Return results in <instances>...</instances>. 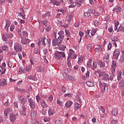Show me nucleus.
Segmentation results:
<instances>
[{"mask_svg":"<svg viewBox=\"0 0 124 124\" xmlns=\"http://www.w3.org/2000/svg\"><path fill=\"white\" fill-rule=\"evenodd\" d=\"M58 34L59 35V36L57 39H52V45L53 46H61L62 43V40L64 38V32L63 31H59Z\"/></svg>","mask_w":124,"mask_h":124,"instance_id":"1","label":"nucleus"},{"mask_svg":"<svg viewBox=\"0 0 124 124\" xmlns=\"http://www.w3.org/2000/svg\"><path fill=\"white\" fill-rule=\"evenodd\" d=\"M99 77L104 81H108L109 80V75L104 71L100 72L99 73Z\"/></svg>","mask_w":124,"mask_h":124,"instance_id":"2","label":"nucleus"},{"mask_svg":"<svg viewBox=\"0 0 124 124\" xmlns=\"http://www.w3.org/2000/svg\"><path fill=\"white\" fill-rule=\"evenodd\" d=\"M87 66L90 68H91L93 69H95V68H96V62H93V60L90 59L87 62Z\"/></svg>","mask_w":124,"mask_h":124,"instance_id":"3","label":"nucleus"},{"mask_svg":"<svg viewBox=\"0 0 124 124\" xmlns=\"http://www.w3.org/2000/svg\"><path fill=\"white\" fill-rule=\"evenodd\" d=\"M56 60H61L62 58H64L65 57V54H64V52H59L55 53V54Z\"/></svg>","mask_w":124,"mask_h":124,"instance_id":"4","label":"nucleus"},{"mask_svg":"<svg viewBox=\"0 0 124 124\" xmlns=\"http://www.w3.org/2000/svg\"><path fill=\"white\" fill-rule=\"evenodd\" d=\"M68 58H70V59H76V58H77V55H76V54H75V51L72 49H69Z\"/></svg>","mask_w":124,"mask_h":124,"instance_id":"5","label":"nucleus"},{"mask_svg":"<svg viewBox=\"0 0 124 124\" xmlns=\"http://www.w3.org/2000/svg\"><path fill=\"white\" fill-rule=\"evenodd\" d=\"M31 42V40L29 38H24V36H21V43L23 45H26Z\"/></svg>","mask_w":124,"mask_h":124,"instance_id":"6","label":"nucleus"},{"mask_svg":"<svg viewBox=\"0 0 124 124\" xmlns=\"http://www.w3.org/2000/svg\"><path fill=\"white\" fill-rule=\"evenodd\" d=\"M108 86V85H107V83H101L100 88L101 89V93H104L106 92V89L107 90Z\"/></svg>","mask_w":124,"mask_h":124,"instance_id":"7","label":"nucleus"},{"mask_svg":"<svg viewBox=\"0 0 124 124\" xmlns=\"http://www.w3.org/2000/svg\"><path fill=\"white\" fill-rule=\"evenodd\" d=\"M103 61L107 62V63H109L110 62V53H107L103 57Z\"/></svg>","mask_w":124,"mask_h":124,"instance_id":"8","label":"nucleus"},{"mask_svg":"<svg viewBox=\"0 0 124 124\" xmlns=\"http://www.w3.org/2000/svg\"><path fill=\"white\" fill-rule=\"evenodd\" d=\"M14 49L17 52H20L22 51V45L20 44H15L14 46Z\"/></svg>","mask_w":124,"mask_h":124,"instance_id":"9","label":"nucleus"},{"mask_svg":"<svg viewBox=\"0 0 124 124\" xmlns=\"http://www.w3.org/2000/svg\"><path fill=\"white\" fill-rule=\"evenodd\" d=\"M7 86V81L5 78H0V87H6Z\"/></svg>","mask_w":124,"mask_h":124,"instance_id":"10","label":"nucleus"},{"mask_svg":"<svg viewBox=\"0 0 124 124\" xmlns=\"http://www.w3.org/2000/svg\"><path fill=\"white\" fill-rule=\"evenodd\" d=\"M116 68H117V61H112V64L111 67L112 73L116 72Z\"/></svg>","mask_w":124,"mask_h":124,"instance_id":"11","label":"nucleus"},{"mask_svg":"<svg viewBox=\"0 0 124 124\" xmlns=\"http://www.w3.org/2000/svg\"><path fill=\"white\" fill-rule=\"evenodd\" d=\"M28 102L29 103V105L32 109L35 108V103L33 101V100L31 98H29L28 99Z\"/></svg>","mask_w":124,"mask_h":124,"instance_id":"12","label":"nucleus"},{"mask_svg":"<svg viewBox=\"0 0 124 124\" xmlns=\"http://www.w3.org/2000/svg\"><path fill=\"white\" fill-rule=\"evenodd\" d=\"M119 56H120V50L117 49L113 52V60H118Z\"/></svg>","mask_w":124,"mask_h":124,"instance_id":"13","label":"nucleus"},{"mask_svg":"<svg viewBox=\"0 0 124 124\" xmlns=\"http://www.w3.org/2000/svg\"><path fill=\"white\" fill-rule=\"evenodd\" d=\"M21 109V115L22 116H26V115H27V107H26V105L22 106Z\"/></svg>","mask_w":124,"mask_h":124,"instance_id":"14","label":"nucleus"},{"mask_svg":"<svg viewBox=\"0 0 124 124\" xmlns=\"http://www.w3.org/2000/svg\"><path fill=\"white\" fill-rule=\"evenodd\" d=\"M74 14L72 13H68L67 15L66 20L67 22L70 23V21L72 20V18H73Z\"/></svg>","mask_w":124,"mask_h":124,"instance_id":"15","label":"nucleus"},{"mask_svg":"<svg viewBox=\"0 0 124 124\" xmlns=\"http://www.w3.org/2000/svg\"><path fill=\"white\" fill-rule=\"evenodd\" d=\"M9 118L11 123H14L16 120V115L13 113H10L9 114Z\"/></svg>","mask_w":124,"mask_h":124,"instance_id":"16","label":"nucleus"},{"mask_svg":"<svg viewBox=\"0 0 124 124\" xmlns=\"http://www.w3.org/2000/svg\"><path fill=\"white\" fill-rule=\"evenodd\" d=\"M65 79L68 80L69 81H76V78L75 77L71 76H69L68 75H66L64 77Z\"/></svg>","mask_w":124,"mask_h":124,"instance_id":"17","label":"nucleus"},{"mask_svg":"<svg viewBox=\"0 0 124 124\" xmlns=\"http://www.w3.org/2000/svg\"><path fill=\"white\" fill-rule=\"evenodd\" d=\"M11 111H12V108H6L4 110V115L6 116V117H7L8 114H9Z\"/></svg>","mask_w":124,"mask_h":124,"instance_id":"18","label":"nucleus"},{"mask_svg":"<svg viewBox=\"0 0 124 124\" xmlns=\"http://www.w3.org/2000/svg\"><path fill=\"white\" fill-rule=\"evenodd\" d=\"M81 93H78L76 96V100L79 102V103H81V102H82V101H81Z\"/></svg>","mask_w":124,"mask_h":124,"instance_id":"19","label":"nucleus"},{"mask_svg":"<svg viewBox=\"0 0 124 124\" xmlns=\"http://www.w3.org/2000/svg\"><path fill=\"white\" fill-rule=\"evenodd\" d=\"M30 114L31 118H35V117H36V110L35 109H31Z\"/></svg>","mask_w":124,"mask_h":124,"instance_id":"20","label":"nucleus"},{"mask_svg":"<svg viewBox=\"0 0 124 124\" xmlns=\"http://www.w3.org/2000/svg\"><path fill=\"white\" fill-rule=\"evenodd\" d=\"M72 104H73V102L71 101H68L65 104V106L66 108H70L71 106H72Z\"/></svg>","mask_w":124,"mask_h":124,"instance_id":"21","label":"nucleus"},{"mask_svg":"<svg viewBox=\"0 0 124 124\" xmlns=\"http://www.w3.org/2000/svg\"><path fill=\"white\" fill-rule=\"evenodd\" d=\"M36 70L37 72H43L44 71V67L41 66H38Z\"/></svg>","mask_w":124,"mask_h":124,"instance_id":"22","label":"nucleus"},{"mask_svg":"<svg viewBox=\"0 0 124 124\" xmlns=\"http://www.w3.org/2000/svg\"><path fill=\"white\" fill-rule=\"evenodd\" d=\"M10 26V22H7L4 28V30L5 31H7V32H8V31H9V30L8 29L9 27Z\"/></svg>","mask_w":124,"mask_h":124,"instance_id":"23","label":"nucleus"},{"mask_svg":"<svg viewBox=\"0 0 124 124\" xmlns=\"http://www.w3.org/2000/svg\"><path fill=\"white\" fill-rule=\"evenodd\" d=\"M83 1L82 0H77L75 3L76 6H78V7H80L81 5H82V3Z\"/></svg>","mask_w":124,"mask_h":124,"instance_id":"24","label":"nucleus"},{"mask_svg":"<svg viewBox=\"0 0 124 124\" xmlns=\"http://www.w3.org/2000/svg\"><path fill=\"white\" fill-rule=\"evenodd\" d=\"M51 2L52 3H53L54 4V5H60V4H62V3H61V1H57L56 0H51Z\"/></svg>","mask_w":124,"mask_h":124,"instance_id":"25","label":"nucleus"},{"mask_svg":"<svg viewBox=\"0 0 124 124\" xmlns=\"http://www.w3.org/2000/svg\"><path fill=\"white\" fill-rule=\"evenodd\" d=\"M122 10H123V9L119 7H115V8L113 9V11L114 12H117L118 14L120 13Z\"/></svg>","mask_w":124,"mask_h":124,"instance_id":"26","label":"nucleus"},{"mask_svg":"<svg viewBox=\"0 0 124 124\" xmlns=\"http://www.w3.org/2000/svg\"><path fill=\"white\" fill-rule=\"evenodd\" d=\"M94 51L97 53H99L100 51H102V47L100 45L97 46V47L95 48Z\"/></svg>","mask_w":124,"mask_h":124,"instance_id":"27","label":"nucleus"},{"mask_svg":"<svg viewBox=\"0 0 124 124\" xmlns=\"http://www.w3.org/2000/svg\"><path fill=\"white\" fill-rule=\"evenodd\" d=\"M74 108L75 109V110H78V109H80V107H81V105L79 104L78 103L76 102L74 104Z\"/></svg>","mask_w":124,"mask_h":124,"instance_id":"28","label":"nucleus"},{"mask_svg":"<svg viewBox=\"0 0 124 124\" xmlns=\"http://www.w3.org/2000/svg\"><path fill=\"white\" fill-rule=\"evenodd\" d=\"M111 115L112 116H117L118 115V109L117 108H114L111 111Z\"/></svg>","mask_w":124,"mask_h":124,"instance_id":"29","label":"nucleus"},{"mask_svg":"<svg viewBox=\"0 0 124 124\" xmlns=\"http://www.w3.org/2000/svg\"><path fill=\"white\" fill-rule=\"evenodd\" d=\"M28 100L25 98H22L21 100V104H22V106H24V105H26Z\"/></svg>","mask_w":124,"mask_h":124,"instance_id":"30","label":"nucleus"},{"mask_svg":"<svg viewBox=\"0 0 124 124\" xmlns=\"http://www.w3.org/2000/svg\"><path fill=\"white\" fill-rule=\"evenodd\" d=\"M2 40L4 41V42H7V35L6 34H4L2 35Z\"/></svg>","mask_w":124,"mask_h":124,"instance_id":"31","label":"nucleus"},{"mask_svg":"<svg viewBox=\"0 0 124 124\" xmlns=\"http://www.w3.org/2000/svg\"><path fill=\"white\" fill-rule=\"evenodd\" d=\"M122 71H119L117 73V79L118 81H120L122 79Z\"/></svg>","mask_w":124,"mask_h":124,"instance_id":"32","label":"nucleus"},{"mask_svg":"<svg viewBox=\"0 0 124 124\" xmlns=\"http://www.w3.org/2000/svg\"><path fill=\"white\" fill-rule=\"evenodd\" d=\"M26 70L25 69V68H23V67H20L18 71V72H20V73L25 74L26 73Z\"/></svg>","mask_w":124,"mask_h":124,"instance_id":"33","label":"nucleus"},{"mask_svg":"<svg viewBox=\"0 0 124 124\" xmlns=\"http://www.w3.org/2000/svg\"><path fill=\"white\" fill-rule=\"evenodd\" d=\"M91 16V13H90V11L88 10L87 12H84V17L88 18V17H90Z\"/></svg>","mask_w":124,"mask_h":124,"instance_id":"34","label":"nucleus"},{"mask_svg":"<svg viewBox=\"0 0 124 124\" xmlns=\"http://www.w3.org/2000/svg\"><path fill=\"white\" fill-rule=\"evenodd\" d=\"M28 78L30 80H33L34 81H35V80H36V77H35V74L34 75V76H29Z\"/></svg>","mask_w":124,"mask_h":124,"instance_id":"35","label":"nucleus"},{"mask_svg":"<svg viewBox=\"0 0 124 124\" xmlns=\"http://www.w3.org/2000/svg\"><path fill=\"white\" fill-rule=\"evenodd\" d=\"M86 85L88 87H93V86H94V84H93V82L92 81H87L86 82Z\"/></svg>","mask_w":124,"mask_h":124,"instance_id":"36","label":"nucleus"},{"mask_svg":"<svg viewBox=\"0 0 124 124\" xmlns=\"http://www.w3.org/2000/svg\"><path fill=\"white\" fill-rule=\"evenodd\" d=\"M87 51H92V49H93V45L92 44H89L87 45Z\"/></svg>","mask_w":124,"mask_h":124,"instance_id":"37","label":"nucleus"},{"mask_svg":"<svg viewBox=\"0 0 124 124\" xmlns=\"http://www.w3.org/2000/svg\"><path fill=\"white\" fill-rule=\"evenodd\" d=\"M23 36L24 38H27L28 36H29V34H28V32L27 31H23L22 32Z\"/></svg>","mask_w":124,"mask_h":124,"instance_id":"38","label":"nucleus"},{"mask_svg":"<svg viewBox=\"0 0 124 124\" xmlns=\"http://www.w3.org/2000/svg\"><path fill=\"white\" fill-rule=\"evenodd\" d=\"M41 105L43 107V108H47V105H46V103H45V101L44 100H42L41 101Z\"/></svg>","mask_w":124,"mask_h":124,"instance_id":"39","label":"nucleus"},{"mask_svg":"<svg viewBox=\"0 0 124 124\" xmlns=\"http://www.w3.org/2000/svg\"><path fill=\"white\" fill-rule=\"evenodd\" d=\"M98 65L99 67H104V66H105V63L102 62H98Z\"/></svg>","mask_w":124,"mask_h":124,"instance_id":"40","label":"nucleus"},{"mask_svg":"<svg viewBox=\"0 0 124 124\" xmlns=\"http://www.w3.org/2000/svg\"><path fill=\"white\" fill-rule=\"evenodd\" d=\"M119 86L120 89H123V88H124V80H122L120 81L119 83Z\"/></svg>","mask_w":124,"mask_h":124,"instance_id":"41","label":"nucleus"},{"mask_svg":"<svg viewBox=\"0 0 124 124\" xmlns=\"http://www.w3.org/2000/svg\"><path fill=\"white\" fill-rule=\"evenodd\" d=\"M117 31H122V32H124V27L121 25L117 30Z\"/></svg>","mask_w":124,"mask_h":124,"instance_id":"42","label":"nucleus"},{"mask_svg":"<svg viewBox=\"0 0 124 124\" xmlns=\"http://www.w3.org/2000/svg\"><path fill=\"white\" fill-rule=\"evenodd\" d=\"M45 39H46V38H45L44 39H43L42 41L39 40L38 41V45L39 46L40 45V43H41V41L42 42V44L46 46V44L45 43Z\"/></svg>","mask_w":124,"mask_h":124,"instance_id":"43","label":"nucleus"},{"mask_svg":"<svg viewBox=\"0 0 124 124\" xmlns=\"http://www.w3.org/2000/svg\"><path fill=\"white\" fill-rule=\"evenodd\" d=\"M1 48L3 51H8L9 49L7 45H3L2 46Z\"/></svg>","mask_w":124,"mask_h":124,"instance_id":"44","label":"nucleus"},{"mask_svg":"<svg viewBox=\"0 0 124 124\" xmlns=\"http://www.w3.org/2000/svg\"><path fill=\"white\" fill-rule=\"evenodd\" d=\"M7 36V38H12L13 37V33L11 32H9L8 33H6Z\"/></svg>","mask_w":124,"mask_h":124,"instance_id":"45","label":"nucleus"},{"mask_svg":"<svg viewBox=\"0 0 124 124\" xmlns=\"http://www.w3.org/2000/svg\"><path fill=\"white\" fill-rule=\"evenodd\" d=\"M119 25H120V22H119V21H116L115 23L114 31H117V30H118V27L119 26Z\"/></svg>","mask_w":124,"mask_h":124,"instance_id":"46","label":"nucleus"},{"mask_svg":"<svg viewBox=\"0 0 124 124\" xmlns=\"http://www.w3.org/2000/svg\"><path fill=\"white\" fill-rule=\"evenodd\" d=\"M122 55L120 58V61L122 62H124V50L122 51Z\"/></svg>","mask_w":124,"mask_h":124,"instance_id":"47","label":"nucleus"},{"mask_svg":"<svg viewBox=\"0 0 124 124\" xmlns=\"http://www.w3.org/2000/svg\"><path fill=\"white\" fill-rule=\"evenodd\" d=\"M65 34L67 36H68V37L70 36L71 34H70V32L69 31V30H68L67 29H65Z\"/></svg>","mask_w":124,"mask_h":124,"instance_id":"48","label":"nucleus"},{"mask_svg":"<svg viewBox=\"0 0 124 124\" xmlns=\"http://www.w3.org/2000/svg\"><path fill=\"white\" fill-rule=\"evenodd\" d=\"M48 113L49 116H53V115H54V112H53V111H52V109L51 108H49L48 109Z\"/></svg>","mask_w":124,"mask_h":124,"instance_id":"49","label":"nucleus"},{"mask_svg":"<svg viewBox=\"0 0 124 124\" xmlns=\"http://www.w3.org/2000/svg\"><path fill=\"white\" fill-rule=\"evenodd\" d=\"M111 40L112 41H114V42L118 41V40H119V39H118V38L115 36H112L111 37Z\"/></svg>","mask_w":124,"mask_h":124,"instance_id":"50","label":"nucleus"},{"mask_svg":"<svg viewBox=\"0 0 124 124\" xmlns=\"http://www.w3.org/2000/svg\"><path fill=\"white\" fill-rule=\"evenodd\" d=\"M31 68H32V65H30L29 67H27L26 70L27 72H29V71H31Z\"/></svg>","mask_w":124,"mask_h":124,"instance_id":"51","label":"nucleus"},{"mask_svg":"<svg viewBox=\"0 0 124 124\" xmlns=\"http://www.w3.org/2000/svg\"><path fill=\"white\" fill-rule=\"evenodd\" d=\"M9 99H6L5 103L4 104V106L6 107H8V106H9V105L10 104V103H9Z\"/></svg>","mask_w":124,"mask_h":124,"instance_id":"52","label":"nucleus"},{"mask_svg":"<svg viewBox=\"0 0 124 124\" xmlns=\"http://www.w3.org/2000/svg\"><path fill=\"white\" fill-rule=\"evenodd\" d=\"M99 11H100V12L103 13V11L104 10V6L102 5V6L99 7Z\"/></svg>","mask_w":124,"mask_h":124,"instance_id":"53","label":"nucleus"},{"mask_svg":"<svg viewBox=\"0 0 124 124\" xmlns=\"http://www.w3.org/2000/svg\"><path fill=\"white\" fill-rule=\"evenodd\" d=\"M114 78H115V76H114L113 74H111L109 78V80L110 81H113L114 80Z\"/></svg>","mask_w":124,"mask_h":124,"instance_id":"54","label":"nucleus"},{"mask_svg":"<svg viewBox=\"0 0 124 124\" xmlns=\"http://www.w3.org/2000/svg\"><path fill=\"white\" fill-rule=\"evenodd\" d=\"M57 104H58L59 105L62 106V103H62V101H61V99H58L57 100Z\"/></svg>","mask_w":124,"mask_h":124,"instance_id":"55","label":"nucleus"},{"mask_svg":"<svg viewBox=\"0 0 124 124\" xmlns=\"http://www.w3.org/2000/svg\"><path fill=\"white\" fill-rule=\"evenodd\" d=\"M1 70V74H5V71H6V69L4 68H2L0 67Z\"/></svg>","mask_w":124,"mask_h":124,"instance_id":"56","label":"nucleus"},{"mask_svg":"<svg viewBox=\"0 0 124 124\" xmlns=\"http://www.w3.org/2000/svg\"><path fill=\"white\" fill-rule=\"evenodd\" d=\"M65 97H72V94L70 93H66L64 95Z\"/></svg>","mask_w":124,"mask_h":124,"instance_id":"57","label":"nucleus"},{"mask_svg":"<svg viewBox=\"0 0 124 124\" xmlns=\"http://www.w3.org/2000/svg\"><path fill=\"white\" fill-rule=\"evenodd\" d=\"M36 99L37 100V102H39L40 100H41V97L38 95L36 96Z\"/></svg>","mask_w":124,"mask_h":124,"instance_id":"58","label":"nucleus"},{"mask_svg":"<svg viewBox=\"0 0 124 124\" xmlns=\"http://www.w3.org/2000/svg\"><path fill=\"white\" fill-rule=\"evenodd\" d=\"M65 48H66V46H62L60 47L59 49L60 50H61V51H64Z\"/></svg>","mask_w":124,"mask_h":124,"instance_id":"59","label":"nucleus"},{"mask_svg":"<svg viewBox=\"0 0 124 124\" xmlns=\"http://www.w3.org/2000/svg\"><path fill=\"white\" fill-rule=\"evenodd\" d=\"M55 124H62V120H57L55 121Z\"/></svg>","mask_w":124,"mask_h":124,"instance_id":"60","label":"nucleus"},{"mask_svg":"<svg viewBox=\"0 0 124 124\" xmlns=\"http://www.w3.org/2000/svg\"><path fill=\"white\" fill-rule=\"evenodd\" d=\"M58 11H59L60 12H62V14H65V13H66V10H58Z\"/></svg>","mask_w":124,"mask_h":124,"instance_id":"61","label":"nucleus"},{"mask_svg":"<svg viewBox=\"0 0 124 124\" xmlns=\"http://www.w3.org/2000/svg\"><path fill=\"white\" fill-rule=\"evenodd\" d=\"M14 29H15V26L14 25H11L10 27V31H14Z\"/></svg>","mask_w":124,"mask_h":124,"instance_id":"62","label":"nucleus"},{"mask_svg":"<svg viewBox=\"0 0 124 124\" xmlns=\"http://www.w3.org/2000/svg\"><path fill=\"white\" fill-rule=\"evenodd\" d=\"M12 65H13V62H12L9 61L8 62V66H9V67L11 68V67H12Z\"/></svg>","mask_w":124,"mask_h":124,"instance_id":"63","label":"nucleus"},{"mask_svg":"<svg viewBox=\"0 0 124 124\" xmlns=\"http://www.w3.org/2000/svg\"><path fill=\"white\" fill-rule=\"evenodd\" d=\"M117 123H118V120H115L114 119H112L111 120V122H110L111 124H116Z\"/></svg>","mask_w":124,"mask_h":124,"instance_id":"64","label":"nucleus"}]
</instances>
